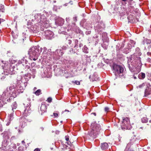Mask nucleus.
Segmentation results:
<instances>
[{
	"instance_id": "obj_1",
	"label": "nucleus",
	"mask_w": 151,
	"mask_h": 151,
	"mask_svg": "<svg viewBox=\"0 0 151 151\" xmlns=\"http://www.w3.org/2000/svg\"><path fill=\"white\" fill-rule=\"evenodd\" d=\"M19 89L15 84L7 87L3 92L2 95L0 96V108L2 107L3 104L6 103V101H8L10 98H15L17 94L21 93V92H19Z\"/></svg>"
},
{
	"instance_id": "obj_2",
	"label": "nucleus",
	"mask_w": 151,
	"mask_h": 151,
	"mask_svg": "<svg viewBox=\"0 0 151 151\" xmlns=\"http://www.w3.org/2000/svg\"><path fill=\"white\" fill-rule=\"evenodd\" d=\"M31 77L30 73L25 74L23 78L22 76H18L17 79L16 83L15 84L17 88H19V92L22 93L27 85V82L30 79Z\"/></svg>"
},
{
	"instance_id": "obj_3",
	"label": "nucleus",
	"mask_w": 151,
	"mask_h": 151,
	"mask_svg": "<svg viewBox=\"0 0 151 151\" xmlns=\"http://www.w3.org/2000/svg\"><path fill=\"white\" fill-rule=\"evenodd\" d=\"M91 127V130L88 132L87 135V137L89 139L96 138L99 134L101 129L100 125L96 123H92Z\"/></svg>"
},
{
	"instance_id": "obj_4",
	"label": "nucleus",
	"mask_w": 151,
	"mask_h": 151,
	"mask_svg": "<svg viewBox=\"0 0 151 151\" xmlns=\"http://www.w3.org/2000/svg\"><path fill=\"white\" fill-rule=\"evenodd\" d=\"M38 51L37 46H33L31 47L28 51V54L29 55L30 60L34 61L37 60L38 57L37 55V52Z\"/></svg>"
},
{
	"instance_id": "obj_5",
	"label": "nucleus",
	"mask_w": 151,
	"mask_h": 151,
	"mask_svg": "<svg viewBox=\"0 0 151 151\" xmlns=\"http://www.w3.org/2000/svg\"><path fill=\"white\" fill-rule=\"evenodd\" d=\"M31 99H27V100L24 102L23 103L25 108L24 112L23 113V115L24 116H29L31 112V110L30 108Z\"/></svg>"
},
{
	"instance_id": "obj_6",
	"label": "nucleus",
	"mask_w": 151,
	"mask_h": 151,
	"mask_svg": "<svg viewBox=\"0 0 151 151\" xmlns=\"http://www.w3.org/2000/svg\"><path fill=\"white\" fill-rule=\"evenodd\" d=\"M18 63L21 64L22 63V65H20V67L23 66L24 67V71H21L22 73H25L30 68V63H28L27 61L24 58L22 59L21 60L18 61Z\"/></svg>"
},
{
	"instance_id": "obj_7",
	"label": "nucleus",
	"mask_w": 151,
	"mask_h": 151,
	"mask_svg": "<svg viewBox=\"0 0 151 151\" xmlns=\"http://www.w3.org/2000/svg\"><path fill=\"white\" fill-rule=\"evenodd\" d=\"M123 121L121 125L122 128L123 129H128L130 126V120L127 117H123Z\"/></svg>"
},
{
	"instance_id": "obj_8",
	"label": "nucleus",
	"mask_w": 151,
	"mask_h": 151,
	"mask_svg": "<svg viewBox=\"0 0 151 151\" xmlns=\"http://www.w3.org/2000/svg\"><path fill=\"white\" fill-rule=\"evenodd\" d=\"M113 69L115 73L118 74L123 73L124 68L119 65H115L113 66Z\"/></svg>"
},
{
	"instance_id": "obj_9",
	"label": "nucleus",
	"mask_w": 151,
	"mask_h": 151,
	"mask_svg": "<svg viewBox=\"0 0 151 151\" xmlns=\"http://www.w3.org/2000/svg\"><path fill=\"white\" fill-rule=\"evenodd\" d=\"M15 68V66H12L11 67L9 68L10 70H9L8 72H7L6 71H5V75H8L9 74L12 75L15 73H16V71L15 70L18 69V68Z\"/></svg>"
},
{
	"instance_id": "obj_10",
	"label": "nucleus",
	"mask_w": 151,
	"mask_h": 151,
	"mask_svg": "<svg viewBox=\"0 0 151 151\" xmlns=\"http://www.w3.org/2000/svg\"><path fill=\"white\" fill-rule=\"evenodd\" d=\"M64 22V20L62 18H59L56 19L55 23L56 24L61 26L63 24Z\"/></svg>"
},
{
	"instance_id": "obj_11",
	"label": "nucleus",
	"mask_w": 151,
	"mask_h": 151,
	"mask_svg": "<svg viewBox=\"0 0 151 151\" xmlns=\"http://www.w3.org/2000/svg\"><path fill=\"white\" fill-rule=\"evenodd\" d=\"M141 53L140 52H139V53H138V54H137V53L134 54L133 55V58L134 60L140 62L141 61V58L139 56L141 55Z\"/></svg>"
},
{
	"instance_id": "obj_12",
	"label": "nucleus",
	"mask_w": 151,
	"mask_h": 151,
	"mask_svg": "<svg viewBox=\"0 0 151 151\" xmlns=\"http://www.w3.org/2000/svg\"><path fill=\"white\" fill-rule=\"evenodd\" d=\"M2 67L3 68V69H4V73L5 74V71H6L7 72H8L9 70H10L9 69H8L6 68H8V67L9 66V63L8 62H6L5 63L4 65H2Z\"/></svg>"
},
{
	"instance_id": "obj_13",
	"label": "nucleus",
	"mask_w": 151,
	"mask_h": 151,
	"mask_svg": "<svg viewBox=\"0 0 151 151\" xmlns=\"http://www.w3.org/2000/svg\"><path fill=\"white\" fill-rule=\"evenodd\" d=\"M47 106L46 105L44 104H42L40 107V110L42 111L41 115L42 113H44L47 110Z\"/></svg>"
},
{
	"instance_id": "obj_14",
	"label": "nucleus",
	"mask_w": 151,
	"mask_h": 151,
	"mask_svg": "<svg viewBox=\"0 0 151 151\" xmlns=\"http://www.w3.org/2000/svg\"><path fill=\"white\" fill-rule=\"evenodd\" d=\"M108 147L109 146L108 144L106 142H104L101 144V148L102 150H104L108 149Z\"/></svg>"
},
{
	"instance_id": "obj_15",
	"label": "nucleus",
	"mask_w": 151,
	"mask_h": 151,
	"mask_svg": "<svg viewBox=\"0 0 151 151\" xmlns=\"http://www.w3.org/2000/svg\"><path fill=\"white\" fill-rule=\"evenodd\" d=\"M9 151H13L14 150L16 149L17 148L16 145L14 143H12L9 146Z\"/></svg>"
},
{
	"instance_id": "obj_16",
	"label": "nucleus",
	"mask_w": 151,
	"mask_h": 151,
	"mask_svg": "<svg viewBox=\"0 0 151 151\" xmlns=\"http://www.w3.org/2000/svg\"><path fill=\"white\" fill-rule=\"evenodd\" d=\"M9 121L6 124L7 126L9 125L10 123V121L12 120L13 119V115L12 114V113H11L9 116L8 117Z\"/></svg>"
},
{
	"instance_id": "obj_17",
	"label": "nucleus",
	"mask_w": 151,
	"mask_h": 151,
	"mask_svg": "<svg viewBox=\"0 0 151 151\" xmlns=\"http://www.w3.org/2000/svg\"><path fill=\"white\" fill-rule=\"evenodd\" d=\"M9 132L8 131H5L4 133H2L3 134V137L4 139H8L9 138Z\"/></svg>"
},
{
	"instance_id": "obj_18",
	"label": "nucleus",
	"mask_w": 151,
	"mask_h": 151,
	"mask_svg": "<svg viewBox=\"0 0 151 151\" xmlns=\"http://www.w3.org/2000/svg\"><path fill=\"white\" fill-rule=\"evenodd\" d=\"M65 140L67 141L65 142V143L67 144V145L70 146H71L72 144V143L71 142H70V140H69V137L68 135L65 136Z\"/></svg>"
},
{
	"instance_id": "obj_19",
	"label": "nucleus",
	"mask_w": 151,
	"mask_h": 151,
	"mask_svg": "<svg viewBox=\"0 0 151 151\" xmlns=\"http://www.w3.org/2000/svg\"><path fill=\"white\" fill-rule=\"evenodd\" d=\"M12 109V112L11 113H12V114H13L14 112V109H16L17 108V105L16 102H14L12 104L11 106Z\"/></svg>"
},
{
	"instance_id": "obj_20",
	"label": "nucleus",
	"mask_w": 151,
	"mask_h": 151,
	"mask_svg": "<svg viewBox=\"0 0 151 151\" xmlns=\"http://www.w3.org/2000/svg\"><path fill=\"white\" fill-rule=\"evenodd\" d=\"M8 139H5L2 142V146L4 147H6L8 144Z\"/></svg>"
},
{
	"instance_id": "obj_21",
	"label": "nucleus",
	"mask_w": 151,
	"mask_h": 151,
	"mask_svg": "<svg viewBox=\"0 0 151 151\" xmlns=\"http://www.w3.org/2000/svg\"><path fill=\"white\" fill-rule=\"evenodd\" d=\"M145 77V74L144 73L141 72L139 74L138 77L141 79H144Z\"/></svg>"
},
{
	"instance_id": "obj_22",
	"label": "nucleus",
	"mask_w": 151,
	"mask_h": 151,
	"mask_svg": "<svg viewBox=\"0 0 151 151\" xmlns=\"http://www.w3.org/2000/svg\"><path fill=\"white\" fill-rule=\"evenodd\" d=\"M148 119L146 117H144L141 119V121L142 123H145L148 122Z\"/></svg>"
},
{
	"instance_id": "obj_23",
	"label": "nucleus",
	"mask_w": 151,
	"mask_h": 151,
	"mask_svg": "<svg viewBox=\"0 0 151 151\" xmlns=\"http://www.w3.org/2000/svg\"><path fill=\"white\" fill-rule=\"evenodd\" d=\"M48 21L47 20H45L44 22H43V23L44 26L46 28H47L49 26V24L48 23Z\"/></svg>"
},
{
	"instance_id": "obj_24",
	"label": "nucleus",
	"mask_w": 151,
	"mask_h": 151,
	"mask_svg": "<svg viewBox=\"0 0 151 151\" xmlns=\"http://www.w3.org/2000/svg\"><path fill=\"white\" fill-rule=\"evenodd\" d=\"M68 38H66V40H65V43L67 44H68L70 45L72 43V41L70 39H68Z\"/></svg>"
},
{
	"instance_id": "obj_25",
	"label": "nucleus",
	"mask_w": 151,
	"mask_h": 151,
	"mask_svg": "<svg viewBox=\"0 0 151 151\" xmlns=\"http://www.w3.org/2000/svg\"><path fill=\"white\" fill-rule=\"evenodd\" d=\"M37 89V88L36 87H35L33 89V93L37 96L38 95V90L36 91Z\"/></svg>"
},
{
	"instance_id": "obj_26",
	"label": "nucleus",
	"mask_w": 151,
	"mask_h": 151,
	"mask_svg": "<svg viewBox=\"0 0 151 151\" xmlns=\"http://www.w3.org/2000/svg\"><path fill=\"white\" fill-rule=\"evenodd\" d=\"M4 11V6L2 4L0 5V11L3 12Z\"/></svg>"
},
{
	"instance_id": "obj_27",
	"label": "nucleus",
	"mask_w": 151,
	"mask_h": 151,
	"mask_svg": "<svg viewBox=\"0 0 151 151\" xmlns=\"http://www.w3.org/2000/svg\"><path fill=\"white\" fill-rule=\"evenodd\" d=\"M72 82L73 83H75L77 85H79L80 84V82L78 81H72Z\"/></svg>"
},
{
	"instance_id": "obj_28",
	"label": "nucleus",
	"mask_w": 151,
	"mask_h": 151,
	"mask_svg": "<svg viewBox=\"0 0 151 151\" xmlns=\"http://www.w3.org/2000/svg\"><path fill=\"white\" fill-rule=\"evenodd\" d=\"M145 96H147L150 94V93L147 89H146L145 91Z\"/></svg>"
},
{
	"instance_id": "obj_29",
	"label": "nucleus",
	"mask_w": 151,
	"mask_h": 151,
	"mask_svg": "<svg viewBox=\"0 0 151 151\" xmlns=\"http://www.w3.org/2000/svg\"><path fill=\"white\" fill-rule=\"evenodd\" d=\"M30 70L33 73V74H35L36 73V71L34 69L32 68V69H30Z\"/></svg>"
},
{
	"instance_id": "obj_30",
	"label": "nucleus",
	"mask_w": 151,
	"mask_h": 151,
	"mask_svg": "<svg viewBox=\"0 0 151 151\" xmlns=\"http://www.w3.org/2000/svg\"><path fill=\"white\" fill-rule=\"evenodd\" d=\"M17 151H23V148L22 147L20 146L19 147Z\"/></svg>"
},
{
	"instance_id": "obj_31",
	"label": "nucleus",
	"mask_w": 151,
	"mask_h": 151,
	"mask_svg": "<svg viewBox=\"0 0 151 151\" xmlns=\"http://www.w3.org/2000/svg\"><path fill=\"white\" fill-rule=\"evenodd\" d=\"M69 4L72 5L73 4V3L72 1H70L68 3L65 4L64 5L65 6H67L69 5Z\"/></svg>"
},
{
	"instance_id": "obj_32",
	"label": "nucleus",
	"mask_w": 151,
	"mask_h": 151,
	"mask_svg": "<svg viewBox=\"0 0 151 151\" xmlns=\"http://www.w3.org/2000/svg\"><path fill=\"white\" fill-rule=\"evenodd\" d=\"M52 101V98L51 97H49L47 99V101L48 102L50 103Z\"/></svg>"
},
{
	"instance_id": "obj_33",
	"label": "nucleus",
	"mask_w": 151,
	"mask_h": 151,
	"mask_svg": "<svg viewBox=\"0 0 151 151\" xmlns=\"http://www.w3.org/2000/svg\"><path fill=\"white\" fill-rule=\"evenodd\" d=\"M104 110L106 111H108L109 110V108L108 107H105V108Z\"/></svg>"
},
{
	"instance_id": "obj_34",
	"label": "nucleus",
	"mask_w": 151,
	"mask_h": 151,
	"mask_svg": "<svg viewBox=\"0 0 151 151\" xmlns=\"http://www.w3.org/2000/svg\"><path fill=\"white\" fill-rule=\"evenodd\" d=\"M44 130V128L43 127H41L40 128V131L42 132Z\"/></svg>"
},
{
	"instance_id": "obj_35",
	"label": "nucleus",
	"mask_w": 151,
	"mask_h": 151,
	"mask_svg": "<svg viewBox=\"0 0 151 151\" xmlns=\"http://www.w3.org/2000/svg\"><path fill=\"white\" fill-rule=\"evenodd\" d=\"M53 114L54 116L55 117L58 116V114L57 113H53Z\"/></svg>"
},
{
	"instance_id": "obj_36",
	"label": "nucleus",
	"mask_w": 151,
	"mask_h": 151,
	"mask_svg": "<svg viewBox=\"0 0 151 151\" xmlns=\"http://www.w3.org/2000/svg\"><path fill=\"white\" fill-rule=\"evenodd\" d=\"M41 91L40 89H38V95L42 93L41 92Z\"/></svg>"
},
{
	"instance_id": "obj_37",
	"label": "nucleus",
	"mask_w": 151,
	"mask_h": 151,
	"mask_svg": "<svg viewBox=\"0 0 151 151\" xmlns=\"http://www.w3.org/2000/svg\"><path fill=\"white\" fill-rule=\"evenodd\" d=\"M63 147L64 148H65L66 149H68V146H67L66 145H64L63 146Z\"/></svg>"
},
{
	"instance_id": "obj_38",
	"label": "nucleus",
	"mask_w": 151,
	"mask_h": 151,
	"mask_svg": "<svg viewBox=\"0 0 151 151\" xmlns=\"http://www.w3.org/2000/svg\"><path fill=\"white\" fill-rule=\"evenodd\" d=\"M2 125L0 124V131L2 132Z\"/></svg>"
},
{
	"instance_id": "obj_39",
	"label": "nucleus",
	"mask_w": 151,
	"mask_h": 151,
	"mask_svg": "<svg viewBox=\"0 0 151 151\" xmlns=\"http://www.w3.org/2000/svg\"><path fill=\"white\" fill-rule=\"evenodd\" d=\"M4 21V19L0 18V24L1 23V22H3Z\"/></svg>"
},
{
	"instance_id": "obj_40",
	"label": "nucleus",
	"mask_w": 151,
	"mask_h": 151,
	"mask_svg": "<svg viewBox=\"0 0 151 151\" xmlns=\"http://www.w3.org/2000/svg\"><path fill=\"white\" fill-rule=\"evenodd\" d=\"M35 65V63L34 62L31 63V65L32 66H34Z\"/></svg>"
},
{
	"instance_id": "obj_41",
	"label": "nucleus",
	"mask_w": 151,
	"mask_h": 151,
	"mask_svg": "<svg viewBox=\"0 0 151 151\" xmlns=\"http://www.w3.org/2000/svg\"><path fill=\"white\" fill-rule=\"evenodd\" d=\"M26 125V124L25 123H24V124H22V125L21 127H24Z\"/></svg>"
},
{
	"instance_id": "obj_42",
	"label": "nucleus",
	"mask_w": 151,
	"mask_h": 151,
	"mask_svg": "<svg viewBox=\"0 0 151 151\" xmlns=\"http://www.w3.org/2000/svg\"><path fill=\"white\" fill-rule=\"evenodd\" d=\"M0 151H5V149L2 148H0Z\"/></svg>"
},
{
	"instance_id": "obj_43",
	"label": "nucleus",
	"mask_w": 151,
	"mask_h": 151,
	"mask_svg": "<svg viewBox=\"0 0 151 151\" xmlns=\"http://www.w3.org/2000/svg\"><path fill=\"white\" fill-rule=\"evenodd\" d=\"M73 19L74 21L76 22L77 21V17H74Z\"/></svg>"
},
{
	"instance_id": "obj_44",
	"label": "nucleus",
	"mask_w": 151,
	"mask_h": 151,
	"mask_svg": "<svg viewBox=\"0 0 151 151\" xmlns=\"http://www.w3.org/2000/svg\"><path fill=\"white\" fill-rule=\"evenodd\" d=\"M147 55H151V52H148L147 53Z\"/></svg>"
},
{
	"instance_id": "obj_45",
	"label": "nucleus",
	"mask_w": 151,
	"mask_h": 151,
	"mask_svg": "<svg viewBox=\"0 0 151 151\" xmlns=\"http://www.w3.org/2000/svg\"><path fill=\"white\" fill-rule=\"evenodd\" d=\"M145 84L144 83H143L142 85H140V86H139V87L140 88H141V87H142V86H145Z\"/></svg>"
},
{
	"instance_id": "obj_46",
	"label": "nucleus",
	"mask_w": 151,
	"mask_h": 151,
	"mask_svg": "<svg viewBox=\"0 0 151 151\" xmlns=\"http://www.w3.org/2000/svg\"><path fill=\"white\" fill-rule=\"evenodd\" d=\"M99 37V36L97 35H96L95 36H94L93 38L94 39L95 38H97Z\"/></svg>"
},
{
	"instance_id": "obj_47",
	"label": "nucleus",
	"mask_w": 151,
	"mask_h": 151,
	"mask_svg": "<svg viewBox=\"0 0 151 151\" xmlns=\"http://www.w3.org/2000/svg\"><path fill=\"white\" fill-rule=\"evenodd\" d=\"M46 32H50V34H52V32L51 31H50L47 30V31Z\"/></svg>"
},
{
	"instance_id": "obj_48",
	"label": "nucleus",
	"mask_w": 151,
	"mask_h": 151,
	"mask_svg": "<svg viewBox=\"0 0 151 151\" xmlns=\"http://www.w3.org/2000/svg\"><path fill=\"white\" fill-rule=\"evenodd\" d=\"M22 143L23 144V145H24L25 144V142H24V140H23L22 141Z\"/></svg>"
},
{
	"instance_id": "obj_49",
	"label": "nucleus",
	"mask_w": 151,
	"mask_h": 151,
	"mask_svg": "<svg viewBox=\"0 0 151 151\" xmlns=\"http://www.w3.org/2000/svg\"><path fill=\"white\" fill-rule=\"evenodd\" d=\"M132 17L133 16L132 15H130L129 16H128V19H129L130 18V17Z\"/></svg>"
},
{
	"instance_id": "obj_50",
	"label": "nucleus",
	"mask_w": 151,
	"mask_h": 151,
	"mask_svg": "<svg viewBox=\"0 0 151 151\" xmlns=\"http://www.w3.org/2000/svg\"><path fill=\"white\" fill-rule=\"evenodd\" d=\"M67 48V47H64L63 46L62 47V48L63 49H64V50H65L66 49V48Z\"/></svg>"
},
{
	"instance_id": "obj_51",
	"label": "nucleus",
	"mask_w": 151,
	"mask_h": 151,
	"mask_svg": "<svg viewBox=\"0 0 151 151\" xmlns=\"http://www.w3.org/2000/svg\"><path fill=\"white\" fill-rule=\"evenodd\" d=\"M37 15H35V16H34V17H35V19H36L37 18Z\"/></svg>"
},
{
	"instance_id": "obj_52",
	"label": "nucleus",
	"mask_w": 151,
	"mask_h": 151,
	"mask_svg": "<svg viewBox=\"0 0 151 151\" xmlns=\"http://www.w3.org/2000/svg\"><path fill=\"white\" fill-rule=\"evenodd\" d=\"M92 114H93L95 116L96 115V114L95 113H93Z\"/></svg>"
},
{
	"instance_id": "obj_53",
	"label": "nucleus",
	"mask_w": 151,
	"mask_h": 151,
	"mask_svg": "<svg viewBox=\"0 0 151 151\" xmlns=\"http://www.w3.org/2000/svg\"><path fill=\"white\" fill-rule=\"evenodd\" d=\"M34 151H38V148H37L35 149L34 150Z\"/></svg>"
},
{
	"instance_id": "obj_54",
	"label": "nucleus",
	"mask_w": 151,
	"mask_h": 151,
	"mask_svg": "<svg viewBox=\"0 0 151 151\" xmlns=\"http://www.w3.org/2000/svg\"><path fill=\"white\" fill-rule=\"evenodd\" d=\"M18 131L19 133H20L21 132V131L19 129H18Z\"/></svg>"
},
{
	"instance_id": "obj_55",
	"label": "nucleus",
	"mask_w": 151,
	"mask_h": 151,
	"mask_svg": "<svg viewBox=\"0 0 151 151\" xmlns=\"http://www.w3.org/2000/svg\"><path fill=\"white\" fill-rule=\"evenodd\" d=\"M2 78H5V76H2Z\"/></svg>"
},
{
	"instance_id": "obj_56",
	"label": "nucleus",
	"mask_w": 151,
	"mask_h": 151,
	"mask_svg": "<svg viewBox=\"0 0 151 151\" xmlns=\"http://www.w3.org/2000/svg\"><path fill=\"white\" fill-rule=\"evenodd\" d=\"M134 79H136V76H134Z\"/></svg>"
},
{
	"instance_id": "obj_57",
	"label": "nucleus",
	"mask_w": 151,
	"mask_h": 151,
	"mask_svg": "<svg viewBox=\"0 0 151 151\" xmlns=\"http://www.w3.org/2000/svg\"><path fill=\"white\" fill-rule=\"evenodd\" d=\"M127 0H122V1H126Z\"/></svg>"
},
{
	"instance_id": "obj_58",
	"label": "nucleus",
	"mask_w": 151,
	"mask_h": 151,
	"mask_svg": "<svg viewBox=\"0 0 151 151\" xmlns=\"http://www.w3.org/2000/svg\"><path fill=\"white\" fill-rule=\"evenodd\" d=\"M41 149L38 148V151H40Z\"/></svg>"
},
{
	"instance_id": "obj_59",
	"label": "nucleus",
	"mask_w": 151,
	"mask_h": 151,
	"mask_svg": "<svg viewBox=\"0 0 151 151\" xmlns=\"http://www.w3.org/2000/svg\"><path fill=\"white\" fill-rule=\"evenodd\" d=\"M19 143H17V145L18 146H19Z\"/></svg>"
},
{
	"instance_id": "obj_60",
	"label": "nucleus",
	"mask_w": 151,
	"mask_h": 151,
	"mask_svg": "<svg viewBox=\"0 0 151 151\" xmlns=\"http://www.w3.org/2000/svg\"><path fill=\"white\" fill-rule=\"evenodd\" d=\"M65 111H68V112L69 111L68 110H65Z\"/></svg>"
},
{
	"instance_id": "obj_61",
	"label": "nucleus",
	"mask_w": 151,
	"mask_h": 151,
	"mask_svg": "<svg viewBox=\"0 0 151 151\" xmlns=\"http://www.w3.org/2000/svg\"><path fill=\"white\" fill-rule=\"evenodd\" d=\"M149 122H150V123H151V120H150L149 121Z\"/></svg>"
},
{
	"instance_id": "obj_62",
	"label": "nucleus",
	"mask_w": 151,
	"mask_h": 151,
	"mask_svg": "<svg viewBox=\"0 0 151 151\" xmlns=\"http://www.w3.org/2000/svg\"><path fill=\"white\" fill-rule=\"evenodd\" d=\"M33 78H35V76H33Z\"/></svg>"
},
{
	"instance_id": "obj_63",
	"label": "nucleus",
	"mask_w": 151,
	"mask_h": 151,
	"mask_svg": "<svg viewBox=\"0 0 151 151\" xmlns=\"http://www.w3.org/2000/svg\"><path fill=\"white\" fill-rule=\"evenodd\" d=\"M148 42H149V41H150V40H148Z\"/></svg>"
},
{
	"instance_id": "obj_64",
	"label": "nucleus",
	"mask_w": 151,
	"mask_h": 151,
	"mask_svg": "<svg viewBox=\"0 0 151 151\" xmlns=\"http://www.w3.org/2000/svg\"><path fill=\"white\" fill-rule=\"evenodd\" d=\"M56 1H54V2H56Z\"/></svg>"
}]
</instances>
